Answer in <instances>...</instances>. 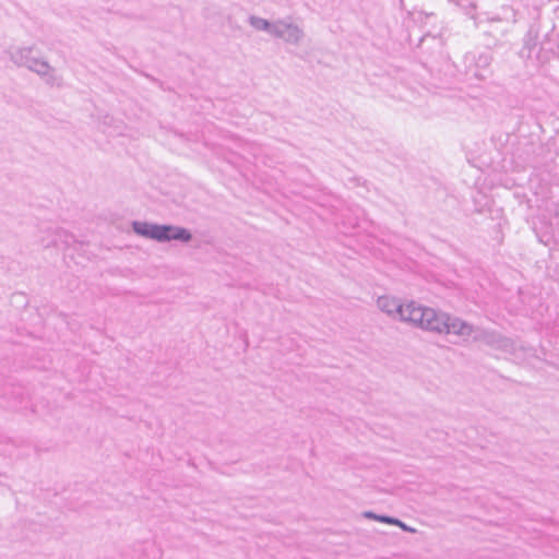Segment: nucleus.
<instances>
[{
  "instance_id": "f257e3e1",
  "label": "nucleus",
  "mask_w": 559,
  "mask_h": 559,
  "mask_svg": "<svg viewBox=\"0 0 559 559\" xmlns=\"http://www.w3.org/2000/svg\"><path fill=\"white\" fill-rule=\"evenodd\" d=\"M34 47L16 48L9 51L10 60L17 67H25L37 73L46 83H55V69L41 58L35 56Z\"/></svg>"
},
{
  "instance_id": "f03ea898",
  "label": "nucleus",
  "mask_w": 559,
  "mask_h": 559,
  "mask_svg": "<svg viewBox=\"0 0 559 559\" xmlns=\"http://www.w3.org/2000/svg\"><path fill=\"white\" fill-rule=\"evenodd\" d=\"M428 309L429 307H423L420 305H416L415 301H411L407 305H395L394 309H386V314L392 317L394 320L399 319L412 326L424 330Z\"/></svg>"
},
{
  "instance_id": "7ed1b4c3",
  "label": "nucleus",
  "mask_w": 559,
  "mask_h": 559,
  "mask_svg": "<svg viewBox=\"0 0 559 559\" xmlns=\"http://www.w3.org/2000/svg\"><path fill=\"white\" fill-rule=\"evenodd\" d=\"M473 341L483 343L496 349L511 352L513 349V341L496 331L474 328L472 332Z\"/></svg>"
},
{
  "instance_id": "20e7f679",
  "label": "nucleus",
  "mask_w": 559,
  "mask_h": 559,
  "mask_svg": "<svg viewBox=\"0 0 559 559\" xmlns=\"http://www.w3.org/2000/svg\"><path fill=\"white\" fill-rule=\"evenodd\" d=\"M272 36L281 38L288 44L297 45L304 36V32L296 24L287 23L283 20L275 21Z\"/></svg>"
},
{
  "instance_id": "39448f33",
  "label": "nucleus",
  "mask_w": 559,
  "mask_h": 559,
  "mask_svg": "<svg viewBox=\"0 0 559 559\" xmlns=\"http://www.w3.org/2000/svg\"><path fill=\"white\" fill-rule=\"evenodd\" d=\"M132 230L140 237L163 242V224L150 223L144 221H133Z\"/></svg>"
},
{
  "instance_id": "423d86ee",
  "label": "nucleus",
  "mask_w": 559,
  "mask_h": 559,
  "mask_svg": "<svg viewBox=\"0 0 559 559\" xmlns=\"http://www.w3.org/2000/svg\"><path fill=\"white\" fill-rule=\"evenodd\" d=\"M426 317L424 330L445 334V328H449L447 323L449 321L448 313L429 308Z\"/></svg>"
},
{
  "instance_id": "0eeeda50",
  "label": "nucleus",
  "mask_w": 559,
  "mask_h": 559,
  "mask_svg": "<svg viewBox=\"0 0 559 559\" xmlns=\"http://www.w3.org/2000/svg\"><path fill=\"white\" fill-rule=\"evenodd\" d=\"M163 242L179 241L188 243L192 240L191 231L178 225H163Z\"/></svg>"
},
{
  "instance_id": "6e6552de",
  "label": "nucleus",
  "mask_w": 559,
  "mask_h": 559,
  "mask_svg": "<svg viewBox=\"0 0 559 559\" xmlns=\"http://www.w3.org/2000/svg\"><path fill=\"white\" fill-rule=\"evenodd\" d=\"M449 328H445V334H456L460 336H469L474 332V326L468 324L466 321L461 320L456 317L449 314V321L447 322Z\"/></svg>"
},
{
  "instance_id": "1a4fd4ad",
  "label": "nucleus",
  "mask_w": 559,
  "mask_h": 559,
  "mask_svg": "<svg viewBox=\"0 0 559 559\" xmlns=\"http://www.w3.org/2000/svg\"><path fill=\"white\" fill-rule=\"evenodd\" d=\"M249 24L257 31H263L273 34L275 22H270L263 17L250 15L248 19Z\"/></svg>"
},
{
  "instance_id": "9d476101",
  "label": "nucleus",
  "mask_w": 559,
  "mask_h": 559,
  "mask_svg": "<svg viewBox=\"0 0 559 559\" xmlns=\"http://www.w3.org/2000/svg\"><path fill=\"white\" fill-rule=\"evenodd\" d=\"M386 524L400 526L405 532H409V533H415L416 532L415 528L406 525L400 519L394 518V516L386 515Z\"/></svg>"
},
{
  "instance_id": "9b49d317",
  "label": "nucleus",
  "mask_w": 559,
  "mask_h": 559,
  "mask_svg": "<svg viewBox=\"0 0 559 559\" xmlns=\"http://www.w3.org/2000/svg\"><path fill=\"white\" fill-rule=\"evenodd\" d=\"M361 516H364L365 519H369V520H377L379 522H382L384 523V515H381V514H376L371 511H365L361 513Z\"/></svg>"
},
{
  "instance_id": "f8f14e48",
  "label": "nucleus",
  "mask_w": 559,
  "mask_h": 559,
  "mask_svg": "<svg viewBox=\"0 0 559 559\" xmlns=\"http://www.w3.org/2000/svg\"><path fill=\"white\" fill-rule=\"evenodd\" d=\"M534 230L536 231L537 236L539 237L540 242L547 243L548 240H545L544 237L547 236V234H544L543 236H539L536 226H534Z\"/></svg>"
},
{
  "instance_id": "ddd939ff",
  "label": "nucleus",
  "mask_w": 559,
  "mask_h": 559,
  "mask_svg": "<svg viewBox=\"0 0 559 559\" xmlns=\"http://www.w3.org/2000/svg\"><path fill=\"white\" fill-rule=\"evenodd\" d=\"M501 183H503L504 186H509V183L514 185L512 177H506V180L501 181Z\"/></svg>"
},
{
  "instance_id": "4468645a",
  "label": "nucleus",
  "mask_w": 559,
  "mask_h": 559,
  "mask_svg": "<svg viewBox=\"0 0 559 559\" xmlns=\"http://www.w3.org/2000/svg\"><path fill=\"white\" fill-rule=\"evenodd\" d=\"M381 302H382V297H379L377 300V304H378V307L380 308V310H383Z\"/></svg>"
}]
</instances>
